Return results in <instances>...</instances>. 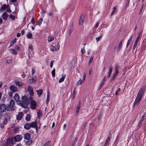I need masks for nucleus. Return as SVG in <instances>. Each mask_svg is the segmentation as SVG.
<instances>
[{
  "instance_id": "1",
  "label": "nucleus",
  "mask_w": 146,
  "mask_h": 146,
  "mask_svg": "<svg viewBox=\"0 0 146 146\" xmlns=\"http://www.w3.org/2000/svg\"><path fill=\"white\" fill-rule=\"evenodd\" d=\"M146 86L145 85L142 86L140 89L139 91L138 94L137 95L135 100V101L133 106H134L135 105H138L141 100L142 96L144 93L145 91Z\"/></svg>"
},
{
  "instance_id": "2",
  "label": "nucleus",
  "mask_w": 146,
  "mask_h": 146,
  "mask_svg": "<svg viewBox=\"0 0 146 146\" xmlns=\"http://www.w3.org/2000/svg\"><path fill=\"white\" fill-rule=\"evenodd\" d=\"M29 100L31 101V108L32 109H35L36 108V103L35 101L33 100V98L31 97H29Z\"/></svg>"
},
{
  "instance_id": "3",
  "label": "nucleus",
  "mask_w": 146,
  "mask_h": 146,
  "mask_svg": "<svg viewBox=\"0 0 146 146\" xmlns=\"http://www.w3.org/2000/svg\"><path fill=\"white\" fill-rule=\"evenodd\" d=\"M146 118V113H145L143 115L140 119L139 121V123L137 125V126L139 128H140L141 125L142 121Z\"/></svg>"
},
{
  "instance_id": "4",
  "label": "nucleus",
  "mask_w": 146,
  "mask_h": 146,
  "mask_svg": "<svg viewBox=\"0 0 146 146\" xmlns=\"http://www.w3.org/2000/svg\"><path fill=\"white\" fill-rule=\"evenodd\" d=\"M22 139V137L21 135H18L15 136L14 137V139L15 141L18 142L20 141Z\"/></svg>"
},
{
  "instance_id": "5",
  "label": "nucleus",
  "mask_w": 146,
  "mask_h": 146,
  "mask_svg": "<svg viewBox=\"0 0 146 146\" xmlns=\"http://www.w3.org/2000/svg\"><path fill=\"white\" fill-rule=\"evenodd\" d=\"M33 89L32 87L30 86H29L28 88V91L29 92L30 95L31 96H33L34 95L33 92Z\"/></svg>"
},
{
  "instance_id": "6",
  "label": "nucleus",
  "mask_w": 146,
  "mask_h": 146,
  "mask_svg": "<svg viewBox=\"0 0 146 146\" xmlns=\"http://www.w3.org/2000/svg\"><path fill=\"white\" fill-rule=\"evenodd\" d=\"M7 106L5 104H2L0 107L1 111L2 112H5L7 110Z\"/></svg>"
},
{
  "instance_id": "7",
  "label": "nucleus",
  "mask_w": 146,
  "mask_h": 146,
  "mask_svg": "<svg viewBox=\"0 0 146 146\" xmlns=\"http://www.w3.org/2000/svg\"><path fill=\"white\" fill-rule=\"evenodd\" d=\"M36 81V78L35 76L33 77L31 79L28 80V83L30 84H34Z\"/></svg>"
},
{
  "instance_id": "8",
  "label": "nucleus",
  "mask_w": 146,
  "mask_h": 146,
  "mask_svg": "<svg viewBox=\"0 0 146 146\" xmlns=\"http://www.w3.org/2000/svg\"><path fill=\"white\" fill-rule=\"evenodd\" d=\"M20 105L22 107L24 108H25L27 107L28 103L27 102H23L21 101H20Z\"/></svg>"
},
{
  "instance_id": "9",
  "label": "nucleus",
  "mask_w": 146,
  "mask_h": 146,
  "mask_svg": "<svg viewBox=\"0 0 146 146\" xmlns=\"http://www.w3.org/2000/svg\"><path fill=\"white\" fill-rule=\"evenodd\" d=\"M23 116V114L22 112H19L17 117V119L19 120L21 119Z\"/></svg>"
},
{
  "instance_id": "10",
  "label": "nucleus",
  "mask_w": 146,
  "mask_h": 146,
  "mask_svg": "<svg viewBox=\"0 0 146 146\" xmlns=\"http://www.w3.org/2000/svg\"><path fill=\"white\" fill-rule=\"evenodd\" d=\"M10 89L11 91L12 92H16L17 90V88L13 85L11 86L10 87Z\"/></svg>"
},
{
  "instance_id": "11",
  "label": "nucleus",
  "mask_w": 146,
  "mask_h": 146,
  "mask_svg": "<svg viewBox=\"0 0 146 146\" xmlns=\"http://www.w3.org/2000/svg\"><path fill=\"white\" fill-rule=\"evenodd\" d=\"M24 127L25 129L29 130L31 127V125L30 123H26L24 125Z\"/></svg>"
},
{
  "instance_id": "12",
  "label": "nucleus",
  "mask_w": 146,
  "mask_h": 146,
  "mask_svg": "<svg viewBox=\"0 0 146 146\" xmlns=\"http://www.w3.org/2000/svg\"><path fill=\"white\" fill-rule=\"evenodd\" d=\"M24 137L25 139L29 140L31 138L30 135L29 133H26L24 135Z\"/></svg>"
},
{
  "instance_id": "13",
  "label": "nucleus",
  "mask_w": 146,
  "mask_h": 146,
  "mask_svg": "<svg viewBox=\"0 0 146 146\" xmlns=\"http://www.w3.org/2000/svg\"><path fill=\"white\" fill-rule=\"evenodd\" d=\"M14 99L15 100L16 102H18L19 101V95L18 94H15L14 97Z\"/></svg>"
},
{
  "instance_id": "14",
  "label": "nucleus",
  "mask_w": 146,
  "mask_h": 146,
  "mask_svg": "<svg viewBox=\"0 0 146 146\" xmlns=\"http://www.w3.org/2000/svg\"><path fill=\"white\" fill-rule=\"evenodd\" d=\"M6 109L7 111H9L10 110L12 111L14 110L13 108L9 104L7 107Z\"/></svg>"
},
{
  "instance_id": "15",
  "label": "nucleus",
  "mask_w": 146,
  "mask_h": 146,
  "mask_svg": "<svg viewBox=\"0 0 146 146\" xmlns=\"http://www.w3.org/2000/svg\"><path fill=\"white\" fill-rule=\"evenodd\" d=\"M16 84L19 86H21L23 85V83L22 82L19 81H16L15 82Z\"/></svg>"
},
{
  "instance_id": "16",
  "label": "nucleus",
  "mask_w": 146,
  "mask_h": 146,
  "mask_svg": "<svg viewBox=\"0 0 146 146\" xmlns=\"http://www.w3.org/2000/svg\"><path fill=\"white\" fill-rule=\"evenodd\" d=\"M109 70L108 74L107 77L108 78H109L112 73V70H113V67L112 66H110L109 68Z\"/></svg>"
},
{
  "instance_id": "17",
  "label": "nucleus",
  "mask_w": 146,
  "mask_h": 146,
  "mask_svg": "<svg viewBox=\"0 0 146 146\" xmlns=\"http://www.w3.org/2000/svg\"><path fill=\"white\" fill-rule=\"evenodd\" d=\"M66 75L65 74H63L62 76V77L60 78L59 79L58 82L59 83H61L63 82L65 78Z\"/></svg>"
},
{
  "instance_id": "18",
  "label": "nucleus",
  "mask_w": 146,
  "mask_h": 146,
  "mask_svg": "<svg viewBox=\"0 0 146 146\" xmlns=\"http://www.w3.org/2000/svg\"><path fill=\"white\" fill-rule=\"evenodd\" d=\"M8 15L5 12H4L2 15V17L3 19L6 20L8 17Z\"/></svg>"
},
{
  "instance_id": "19",
  "label": "nucleus",
  "mask_w": 146,
  "mask_h": 146,
  "mask_svg": "<svg viewBox=\"0 0 146 146\" xmlns=\"http://www.w3.org/2000/svg\"><path fill=\"white\" fill-rule=\"evenodd\" d=\"M10 51L12 54H14L15 55H17V51L14 49H10Z\"/></svg>"
},
{
  "instance_id": "20",
  "label": "nucleus",
  "mask_w": 146,
  "mask_h": 146,
  "mask_svg": "<svg viewBox=\"0 0 146 146\" xmlns=\"http://www.w3.org/2000/svg\"><path fill=\"white\" fill-rule=\"evenodd\" d=\"M122 41H123V40H121L119 44V45H118L117 48V51H119L121 48V47L122 46Z\"/></svg>"
},
{
  "instance_id": "21",
  "label": "nucleus",
  "mask_w": 146,
  "mask_h": 146,
  "mask_svg": "<svg viewBox=\"0 0 146 146\" xmlns=\"http://www.w3.org/2000/svg\"><path fill=\"white\" fill-rule=\"evenodd\" d=\"M119 66L118 65H116L115 67V73L117 74L119 73Z\"/></svg>"
},
{
  "instance_id": "22",
  "label": "nucleus",
  "mask_w": 146,
  "mask_h": 146,
  "mask_svg": "<svg viewBox=\"0 0 146 146\" xmlns=\"http://www.w3.org/2000/svg\"><path fill=\"white\" fill-rule=\"evenodd\" d=\"M84 15H82L81 16L80 19L79 21V25H82L83 23V19L84 18Z\"/></svg>"
},
{
  "instance_id": "23",
  "label": "nucleus",
  "mask_w": 146,
  "mask_h": 146,
  "mask_svg": "<svg viewBox=\"0 0 146 146\" xmlns=\"http://www.w3.org/2000/svg\"><path fill=\"white\" fill-rule=\"evenodd\" d=\"M33 36L32 33L31 32H28L27 35L26 37L28 38L31 39L32 38Z\"/></svg>"
},
{
  "instance_id": "24",
  "label": "nucleus",
  "mask_w": 146,
  "mask_h": 146,
  "mask_svg": "<svg viewBox=\"0 0 146 146\" xmlns=\"http://www.w3.org/2000/svg\"><path fill=\"white\" fill-rule=\"evenodd\" d=\"M30 124L31 125V127L35 128L36 127L37 123L35 121L33 122Z\"/></svg>"
},
{
  "instance_id": "25",
  "label": "nucleus",
  "mask_w": 146,
  "mask_h": 146,
  "mask_svg": "<svg viewBox=\"0 0 146 146\" xmlns=\"http://www.w3.org/2000/svg\"><path fill=\"white\" fill-rule=\"evenodd\" d=\"M31 118V116L30 114H27L25 117V119L27 121H29L30 120Z\"/></svg>"
},
{
  "instance_id": "26",
  "label": "nucleus",
  "mask_w": 146,
  "mask_h": 146,
  "mask_svg": "<svg viewBox=\"0 0 146 146\" xmlns=\"http://www.w3.org/2000/svg\"><path fill=\"white\" fill-rule=\"evenodd\" d=\"M36 92L38 96H40L42 94V90L41 89H40L37 90Z\"/></svg>"
},
{
  "instance_id": "27",
  "label": "nucleus",
  "mask_w": 146,
  "mask_h": 146,
  "mask_svg": "<svg viewBox=\"0 0 146 146\" xmlns=\"http://www.w3.org/2000/svg\"><path fill=\"white\" fill-rule=\"evenodd\" d=\"M9 104L10 105H11V106L13 107V108L15 105V102L13 100H11L10 101V103Z\"/></svg>"
},
{
  "instance_id": "28",
  "label": "nucleus",
  "mask_w": 146,
  "mask_h": 146,
  "mask_svg": "<svg viewBox=\"0 0 146 146\" xmlns=\"http://www.w3.org/2000/svg\"><path fill=\"white\" fill-rule=\"evenodd\" d=\"M27 98L26 96H23L22 98V100L23 102H27Z\"/></svg>"
},
{
  "instance_id": "29",
  "label": "nucleus",
  "mask_w": 146,
  "mask_h": 146,
  "mask_svg": "<svg viewBox=\"0 0 146 146\" xmlns=\"http://www.w3.org/2000/svg\"><path fill=\"white\" fill-rule=\"evenodd\" d=\"M7 5L6 4L3 5L1 7V10L3 11V10H4L7 7Z\"/></svg>"
},
{
  "instance_id": "30",
  "label": "nucleus",
  "mask_w": 146,
  "mask_h": 146,
  "mask_svg": "<svg viewBox=\"0 0 146 146\" xmlns=\"http://www.w3.org/2000/svg\"><path fill=\"white\" fill-rule=\"evenodd\" d=\"M138 41H135V42L133 45V50H134L135 48L136 47L138 43Z\"/></svg>"
},
{
  "instance_id": "31",
  "label": "nucleus",
  "mask_w": 146,
  "mask_h": 146,
  "mask_svg": "<svg viewBox=\"0 0 146 146\" xmlns=\"http://www.w3.org/2000/svg\"><path fill=\"white\" fill-rule=\"evenodd\" d=\"M50 50L54 52L56 48L55 46H52L50 47Z\"/></svg>"
},
{
  "instance_id": "32",
  "label": "nucleus",
  "mask_w": 146,
  "mask_h": 146,
  "mask_svg": "<svg viewBox=\"0 0 146 146\" xmlns=\"http://www.w3.org/2000/svg\"><path fill=\"white\" fill-rule=\"evenodd\" d=\"M80 108V106L79 105H78L77 106V107L76 109V115H78V113Z\"/></svg>"
},
{
  "instance_id": "33",
  "label": "nucleus",
  "mask_w": 146,
  "mask_h": 146,
  "mask_svg": "<svg viewBox=\"0 0 146 146\" xmlns=\"http://www.w3.org/2000/svg\"><path fill=\"white\" fill-rule=\"evenodd\" d=\"M106 77H104L102 81V83H101V87L104 84L106 80Z\"/></svg>"
},
{
  "instance_id": "34",
  "label": "nucleus",
  "mask_w": 146,
  "mask_h": 146,
  "mask_svg": "<svg viewBox=\"0 0 146 146\" xmlns=\"http://www.w3.org/2000/svg\"><path fill=\"white\" fill-rule=\"evenodd\" d=\"M55 69H54L52 71V72H51L52 76L54 78L55 76Z\"/></svg>"
},
{
  "instance_id": "35",
  "label": "nucleus",
  "mask_w": 146,
  "mask_h": 146,
  "mask_svg": "<svg viewBox=\"0 0 146 146\" xmlns=\"http://www.w3.org/2000/svg\"><path fill=\"white\" fill-rule=\"evenodd\" d=\"M42 21L43 19L42 18H41L39 19L38 22V24L39 26L41 24Z\"/></svg>"
},
{
  "instance_id": "36",
  "label": "nucleus",
  "mask_w": 146,
  "mask_h": 146,
  "mask_svg": "<svg viewBox=\"0 0 146 146\" xmlns=\"http://www.w3.org/2000/svg\"><path fill=\"white\" fill-rule=\"evenodd\" d=\"M73 31L74 29L73 28H72L70 29L69 32V35H71L72 32H73Z\"/></svg>"
},
{
  "instance_id": "37",
  "label": "nucleus",
  "mask_w": 146,
  "mask_h": 146,
  "mask_svg": "<svg viewBox=\"0 0 146 146\" xmlns=\"http://www.w3.org/2000/svg\"><path fill=\"white\" fill-rule=\"evenodd\" d=\"M47 97L46 100V103L47 104L49 100V93L47 94Z\"/></svg>"
},
{
  "instance_id": "38",
  "label": "nucleus",
  "mask_w": 146,
  "mask_h": 146,
  "mask_svg": "<svg viewBox=\"0 0 146 146\" xmlns=\"http://www.w3.org/2000/svg\"><path fill=\"white\" fill-rule=\"evenodd\" d=\"M130 0H126L125 2V7L127 8L128 7V6L129 4Z\"/></svg>"
},
{
  "instance_id": "39",
  "label": "nucleus",
  "mask_w": 146,
  "mask_h": 146,
  "mask_svg": "<svg viewBox=\"0 0 146 146\" xmlns=\"http://www.w3.org/2000/svg\"><path fill=\"white\" fill-rule=\"evenodd\" d=\"M93 60V58L92 57H91L89 59V62H88V64L89 65H90L91 63L92 62V61Z\"/></svg>"
},
{
  "instance_id": "40",
  "label": "nucleus",
  "mask_w": 146,
  "mask_h": 146,
  "mask_svg": "<svg viewBox=\"0 0 146 146\" xmlns=\"http://www.w3.org/2000/svg\"><path fill=\"white\" fill-rule=\"evenodd\" d=\"M82 80H79L77 82V85H79L81 84L82 82Z\"/></svg>"
},
{
  "instance_id": "41",
  "label": "nucleus",
  "mask_w": 146,
  "mask_h": 146,
  "mask_svg": "<svg viewBox=\"0 0 146 146\" xmlns=\"http://www.w3.org/2000/svg\"><path fill=\"white\" fill-rule=\"evenodd\" d=\"M7 122V117H5L3 120V123L4 124H6Z\"/></svg>"
},
{
  "instance_id": "42",
  "label": "nucleus",
  "mask_w": 146,
  "mask_h": 146,
  "mask_svg": "<svg viewBox=\"0 0 146 146\" xmlns=\"http://www.w3.org/2000/svg\"><path fill=\"white\" fill-rule=\"evenodd\" d=\"M54 39L53 37H49L48 38V41L49 42H50L53 41Z\"/></svg>"
},
{
  "instance_id": "43",
  "label": "nucleus",
  "mask_w": 146,
  "mask_h": 146,
  "mask_svg": "<svg viewBox=\"0 0 146 146\" xmlns=\"http://www.w3.org/2000/svg\"><path fill=\"white\" fill-rule=\"evenodd\" d=\"M50 144V142L49 141H48L44 144L42 146H49Z\"/></svg>"
},
{
  "instance_id": "44",
  "label": "nucleus",
  "mask_w": 146,
  "mask_h": 146,
  "mask_svg": "<svg viewBox=\"0 0 146 146\" xmlns=\"http://www.w3.org/2000/svg\"><path fill=\"white\" fill-rule=\"evenodd\" d=\"M32 143V141H29L26 142V144L27 145H31Z\"/></svg>"
},
{
  "instance_id": "45",
  "label": "nucleus",
  "mask_w": 146,
  "mask_h": 146,
  "mask_svg": "<svg viewBox=\"0 0 146 146\" xmlns=\"http://www.w3.org/2000/svg\"><path fill=\"white\" fill-rule=\"evenodd\" d=\"M37 114L38 115V117H40L42 115V112L40 111H38L37 113Z\"/></svg>"
},
{
  "instance_id": "46",
  "label": "nucleus",
  "mask_w": 146,
  "mask_h": 146,
  "mask_svg": "<svg viewBox=\"0 0 146 146\" xmlns=\"http://www.w3.org/2000/svg\"><path fill=\"white\" fill-rule=\"evenodd\" d=\"M19 131V129L17 127H15L14 129V131L15 133H16Z\"/></svg>"
},
{
  "instance_id": "47",
  "label": "nucleus",
  "mask_w": 146,
  "mask_h": 146,
  "mask_svg": "<svg viewBox=\"0 0 146 146\" xmlns=\"http://www.w3.org/2000/svg\"><path fill=\"white\" fill-rule=\"evenodd\" d=\"M110 141V137H107V138L106 141L105 143L108 144Z\"/></svg>"
},
{
  "instance_id": "48",
  "label": "nucleus",
  "mask_w": 146,
  "mask_h": 146,
  "mask_svg": "<svg viewBox=\"0 0 146 146\" xmlns=\"http://www.w3.org/2000/svg\"><path fill=\"white\" fill-rule=\"evenodd\" d=\"M46 11L45 10V9L43 7H41V13H45Z\"/></svg>"
},
{
  "instance_id": "49",
  "label": "nucleus",
  "mask_w": 146,
  "mask_h": 146,
  "mask_svg": "<svg viewBox=\"0 0 146 146\" xmlns=\"http://www.w3.org/2000/svg\"><path fill=\"white\" fill-rule=\"evenodd\" d=\"M9 17L13 20H14L15 19V16L12 15H10Z\"/></svg>"
},
{
  "instance_id": "50",
  "label": "nucleus",
  "mask_w": 146,
  "mask_h": 146,
  "mask_svg": "<svg viewBox=\"0 0 146 146\" xmlns=\"http://www.w3.org/2000/svg\"><path fill=\"white\" fill-rule=\"evenodd\" d=\"M75 94H75V90H74L73 91L72 97V100L75 98Z\"/></svg>"
},
{
  "instance_id": "51",
  "label": "nucleus",
  "mask_w": 146,
  "mask_h": 146,
  "mask_svg": "<svg viewBox=\"0 0 146 146\" xmlns=\"http://www.w3.org/2000/svg\"><path fill=\"white\" fill-rule=\"evenodd\" d=\"M31 22L32 23L33 25L35 23V21L34 18L33 17L32 18Z\"/></svg>"
},
{
  "instance_id": "52",
  "label": "nucleus",
  "mask_w": 146,
  "mask_h": 146,
  "mask_svg": "<svg viewBox=\"0 0 146 146\" xmlns=\"http://www.w3.org/2000/svg\"><path fill=\"white\" fill-rule=\"evenodd\" d=\"M12 61V59H9L7 60V62L8 64H11Z\"/></svg>"
},
{
  "instance_id": "53",
  "label": "nucleus",
  "mask_w": 146,
  "mask_h": 146,
  "mask_svg": "<svg viewBox=\"0 0 146 146\" xmlns=\"http://www.w3.org/2000/svg\"><path fill=\"white\" fill-rule=\"evenodd\" d=\"M29 49H31V50L32 51L33 50V46L30 45H29Z\"/></svg>"
},
{
  "instance_id": "54",
  "label": "nucleus",
  "mask_w": 146,
  "mask_h": 146,
  "mask_svg": "<svg viewBox=\"0 0 146 146\" xmlns=\"http://www.w3.org/2000/svg\"><path fill=\"white\" fill-rule=\"evenodd\" d=\"M132 37H133L132 36H130V38H129V39L128 40V42H127V43H129V44L131 42V40L132 38Z\"/></svg>"
},
{
  "instance_id": "55",
  "label": "nucleus",
  "mask_w": 146,
  "mask_h": 146,
  "mask_svg": "<svg viewBox=\"0 0 146 146\" xmlns=\"http://www.w3.org/2000/svg\"><path fill=\"white\" fill-rule=\"evenodd\" d=\"M96 39L97 42L99 41L100 39V36H99L98 37H97Z\"/></svg>"
},
{
  "instance_id": "56",
  "label": "nucleus",
  "mask_w": 146,
  "mask_h": 146,
  "mask_svg": "<svg viewBox=\"0 0 146 146\" xmlns=\"http://www.w3.org/2000/svg\"><path fill=\"white\" fill-rule=\"evenodd\" d=\"M15 48L18 50H21L20 48L18 45H16L15 46Z\"/></svg>"
},
{
  "instance_id": "57",
  "label": "nucleus",
  "mask_w": 146,
  "mask_h": 146,
  "mask_svg": "<svg viewBox=\"0 0 146 146\" xmlns=\"http://www.w3.org/2000/svg\"><path fill=\"white\" fill-rule=\"evenodd\" d=\"M56 47H57L56 49L57 50H58L60 48V45L58 43L57 44Z\"/></svg>"
},
{
  "instance_id": "58",
  "label": "nucleus",
  "mask_w": 146,
  "mask_h": 146,
  "mask_svg": "<svg viewBox=\"0 0 146 146\" xmlns=\"http://www.w3.org/2000/svg\"><path fill=\"white\" fill-rule=\"evenodd\" d=\"M16 41L17 38H15L13 40L12 45H13V44L15 43L16 42Z\"/></svg>"
},
{
  "instance_id": "59",
  "label": "nucleus",
  "mask_w": 146,
  "mask_h": 146,
  "mask_svg": "<svg viewBox=\"0 0 146 146\" xmlns=\"http://www.w3.org/2000/svg\"><path fill=\"white\" fill-rule=\"evenodd\" d=\"M54 63V61H52L50 63V67L51 68H52L53 64Z\"/></svg>"
},
{
  "instance_id": "60",
  "label": "nucleus",
  "mask_w": 146,
  "mask_h": 146,
  "mask_svg": "<svg viewBox=\"0 0 146 146\" xmlns=\"http://www.w3.org/2000/svg\"><path fill=\"white\" fill-rule=\"evenodd\" d=\"M118 74L115 73L113 74V75L112 76L113 78H115L117 76V75Z\"/></svg>"
},
{
  "instance_id": "61",
  "label": "nucleus",
  "mask_w": 146,
  "mask_h": 146,
  "mask_svg": "<svg viewBox=\"0 0 146 146\" xmlns=\"http://www.w3.org/2000/svg\"><path fill=\"white\" fill-rule=\"evenodd\" d=\"M81 52L82 54H83L85 52V50L84 48H83L81 49Z\"/></svg>"
},
{
  "instance_id": "62",
  "label": "nucleus",
  "mask_w": 146,
  "mask_h": 146,
  "mask_svg": "<svg viewBox=\"0 0 146 146\" xmlns=\"http://www.w3.org/2000/svg\"><path fill=\"white\" fill-rule=\"evenodd\" d=\"M35 69L34 68H33L32 70V74L33 75L35 72Z\"/></svg>"
},
{
  "instance_id": "63",
  "label": "nucleus",
  "mask_w": 146,
  "mask_h": 146,
  "mask_svg": "<svg viewBox=\"0 0 146 146\" xmlns=\"http://www.w3.org/2000/svg\"><path fill=\"white\" fill-rule=\"evenodd\" d=\"M4 125L5 124H4L3 123H2L1 124L0 123V127L2 128H3L4 127Z\"/></svg>"
},
{
  "instance_id": "64",
  "label": "nucleus",
  "mask_w": 146,
  "mask_h": 146,
  "mask_svg": "<svg viewBox=\"0 0 146 146\" xmlns=\"http://www.w3.org/2000/svg\"><path fill=\"white\" fill-rule=\"evenodd\" d=\"M21 34L22 35H23L24 34V33H25L24 30H22L21 31Z\"/></svg>"
}]
</instances>
